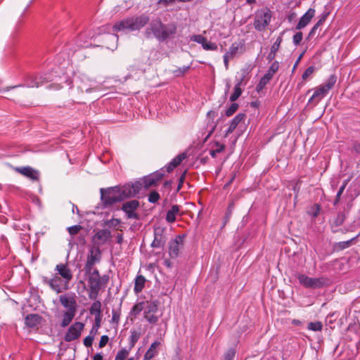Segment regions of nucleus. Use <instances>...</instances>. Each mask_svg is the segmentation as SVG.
Wrapping results in <instances>:
<instances>
[{"instance_id":"obj_37","label":"nucleus","mask_w":360,"mask_h":360,"mask_svg":"<svg viewBox=\"0 0 360 360\" xmlns=\"http://www.w3.org/2000/svg\"><path fill=\"white\" fill-rule=\"evenodd\" d=\"M186 153H182L179 155H178L176 157H175L172 160V162L176 167L179 166L181 162L186 158Z\"/></svg>"},{"instance_id":"obj_39","label":"nucleus","mask_w":360,"mask_h":360,"mask_svg":"<svg viewBox=\"0 0 360 360\" xmlns=\"http://www.w3.org/2000/svg\"><path fill=\"white\" fill-rule=\"evenodd\" d=\"M143 302H139L135 304L131 310V314L134 316L138 315L143 309Z\"/></svg>"},{"instance_id":"obj_2","label":"nucleus","mask_w":360,"mask_h":360,"mask_svg":"<svg viewBox=\"0 0 360 360\" xmlns=\"http://www.w3.org/2000/svg\"><path fill=\"white\" fill-rule=\"evenodd\" d=\"M175 23L163 24L160 18L153 20L144 32V36L147 39L154 37L160 41H165L176 32Z\"/></svg>"},{"instance_id":"obj_54","label":"nucleus","mask_w":360,"mask_h":360,"mask_svg":"<svg viewBox=\"0 0 360 360\" xmlns=\"http://www.w3.org/2000/svg\"><path fill=\"white\" fill-rule=\"evenodd\" d=\"M248 72L246 71V70L243 69L241 70V77L240 79H238L237 84H240V86H242V85H245V82H244V81L245 80V78L248 75Z\"/></svg>"},{"instance_id":"obj_24","label":"nucleus","mask_w":360,"mask_h":360,"mask_svg":"<svg viewBox=\"0 0 360 360\" xmlns=\"http://www.w3.org/2000/svg\"><path fill=\"white\" fill-rule=\"evenodd\" d=\"M146 278L142 275H139L135 278L134 288L135 293L138 294L142 291L145 286Z\"/></svg>"},{"instance_id":"obj_64","label":"nucleus","mask_w":360,"mask_h":360,"mask_svg":"<svg viewBox=\"0 0 360 360\" xmlns=\"http://www.w3.org/2000/svg\"><path fill=\"white\" fill-rule=\"evenodd\" d=\"M353 149L356 153H360V142H355L353 144Z\"/></svg>"},{"instance_id":"obj_4","label":"nucleus","mask_w":360,"mask_h":360,"mask_svg":"<svg viewBox=\"0 0 360 360\" xmlns=\"http://www.w3.org/2000/svg\"><path fill=\"white\" fill-rule=\"evenodd\" d=\"M108 275L101 276L98 271H94L91 275L87 276L88 286L89 288V298L95 300L98 295L99 291L106 287L109 282Z\"/></svg>"},{"instance_id":"obj_36","label":"nucleus","mask_w":360,"mask_h":360,"mask_svg":"<svg viewBox=\"0 0 360 360\" xmlns=\"http://www.w3.org/2000/svg\"><path fill=\"white\" fill-rule=\"evenodd\" d=\"M235 355L236 350L233 348H230L224 353L221 360H233Z\"/></svg>"},{"instance_id":"obj_40","label":"nucleus","mask_w":360,"mask_h":360,"mask_svg":"<svg viewBox=\"0 0 360 360\" xmlns=\"http://www.w3.org/2000/svg\"><path fill=\"white\" fill-rule=\"evenodd\" d=\"M238 104L236 103H232L229 108L226 110V115L227 117H230L231 115H233L236 112V110L238 109Z\"/></svg>"},{"instance_id":"obj_23","label":"nucleus","mask_w":360,"mask_h":360,"mask_svg":"<svg viewBox=\"0 0 360 360\" xmlns=\"http://www.w3.org/2000/svg\"><path fill=\"white\" fill-rule=\"evenodd\" d=\"M77 311H65L63 314V320L60 323V326L65 328L68 326L74 319Z\"/></svg>"},{"instance_id":"obj_56","label":"nucleus","mask_w":360,"mask_h":360,"mask_svg":"<svg viewBox=\"0 0 360 360\" xmlns=\"http://www.w3.org/2000/svg\"><path fill=\"white\" fill-rule=\"evenodd\" d=\"M233 209V204H230L229 205L228 208H227V211H226V213L224 224L229 219V218H230V217H231V215L232 214Z\"/></svg>"},{"instance_id":"obj_11","label":"nucleus","mask_w":360,"mask_h":360,"mask_svg":"<svg viewBox=\"0 0 360 360\" xmlns=\"http://www.w3.org/2000/svg\"><path fill=\"white\" fill-rule=\"evenodd\" d=\"M55 271L56 275L65 280V283H69L73 278L72 272L67 264H58L56 266Z\"/></svg>"},{"instance_id":"obj_26","label":"nucleus","mask_w":360,"mask_h":360,"mask_svg":"<svg viewBox=\"0 0 360 360\" xmlns=\"http://www.w3.org/2000/svg\"><path fill=\"white\" fill-rule=\"evenodd\" d=\"M139 206V202L136 200H132L123 203L122 206V210L124 212L127 211H135Z\"/></svg>"},{"instance_id":"obj_25","label":"nucleus","mask_w":360,"mask_h":360,"mask_svg":"<svg viewBox=\"0 0 360 360\" xmlns=\"http://www.w3.org/2000/svg\"><path fill=\"white\" fill-rule=\"evenodd\" d=\"M44 83L43 78L41 77H30L27 79L26 86L32 88V87H39L42 85Z\"/></svg>"},{"instance_id":"obj_38","label":"nucleus","mask_w":360,"mask_h":360,"mask_svg":"<svg viewBox=\"0 0 360 360\" xmlns=\"http://www.w3.org/2000/svg\"><path fill=\"white\" fill-rule=\"evenodd\" d=\"M283 34V32L281 34V35L276 39V41L274 43V44L271 47V51L273 52L276 53L278 50L280 48L281 44L283 41L282 35Z\"/></svg>"},{"instance_id":"obj_58","label":"nucleus","mask_w":360,"mask_h":360,"mask_svg":"<svg viewBox=\"0 0 360 360\" xmlns=\"http://www.w3.org/2000/svg\"><path fill=\"white\" fill-rule=\"evenodd\" d=\"M120 319V314L115 310H112V322L118 323Z\"/></svg>"},{"instance_id":"obj_14","label":"nucleus","mask_w":360,"mask_h":360,"mask_svg":"<svg viewBox=\"0 0 360 360\" xmlns=\"http://www.w3.org/2000/svg\"><path fill=\"white\" fill-rule=\"evenodd\" d=\"M60 304L67 309L66 311H77V302L74 296L60 295L59 297Z\"/></svg>"},{"instance_id":"obj_55","label":"nucleus","mask_w":360,"mask_h":360,"mask_svg":"<svg viewBox=\"0 0 360 360\" xmlns=\"http://www.w3.org/2000/svg\"><path fill=\"white\" fill-rule=\"evenodd\" d=\"M186 171H185L180 176L179 179V184H178V186H177V188H176V192H179L181 187H182V185L184 182V180H185V177H186Z\"/></svg>"},{"instance_id":"obj_50","label":"nucleus","mask_w":360,"mask_h":360,"mask_svg":"<svg viewBox=\"0 0 360 360\" xmlns=\"http://www.w3.org/2000/svg\"><path fill=\"white\" fill-rule=\"evenodd\" d=\"M268 83L269 82L266 79L262 77L256 86V90L258 92L262 91Z\"/></svg>"},{"instance_id":"obj_33","label":"nucleus","mask_w":360,"mask_h":360,"mask_svg":"<svg viewBox=\"0 0 360 360\" xmlns=\"http://www.w3.org/2000/svg\"><path fill=\"white\" fill-rule=\"evenodd\" d=\"M215 145L217 146V148L214 150H211L210 151V155L212 158H215L217 155V153L224 151V150L225 149V147H226L224 144H221L219 142H216Z\"/></svg>"},{"instance_id":"obj_34","label":"nucleus","mask_w":360,"mask_h":360,"mask_svg":"<svg viewBox=\"0 0 360 360\" xmlns=\"http://www.w3.org/2000/svg\"><path fill=\"white\" fill-rule=\"evenodd\" d=\"M94 264H95L86 260V262L84 268L86 276L91 275V274H92V272L94 271H98L97 269L94 268Z\"/></svg>"},{"instance_id":"obj_28","label":"nucleus","mask_w":360,"mask_h":360,"mask_svg":"<svg viewBox=\"0 0 360 360\" xmlns=\"http://www.w3.org/2000/svg\"><path fill=\"white\" fill-rule=\"evenodd\" d=\"M90 314L95 316L102 315L101 302L98 300L94 302L89 309Z\"/></svg>"},{"instance_id":"obj_30","label":"nucleus","mask_w":360,"mask_h":360,"mask_svg":"<svg viewBox=\"0 0 360 360\" xmlns=\"http://www.w3.org/2000/svg\"><path fill=\"white\" fill-rule=\"evenodd\" d=\"M242 94V89L240 84H236L234 87V92L230 96V101L234 102L236 101Z\"/></svg>"},{"instance_id":"obj_3","label":"nucleus","mask_w":360,"mask_h":360,"mask_svg":"<svg viewBox=\"0 0 360 360\" xmlns=\"http://www.w3.org/2000/svg\"><path fill=\"white\" fill-rule=\"evenodd\" d=\"M150 21L149 16L142 14L139 16L131 17L116 22L112 29L119 32L123 30L136 31L143 27Z\"/></svg>"},{"instance_id":"obj_31","label":"nucleus","mask_w":360,"mask_h":360,"mask_svg":"<svg viewBox=\"0 0 360 360\" xmlns=\"http://www.w3.org/2000/svg\"><path fill=\"white\" fill-rule=\"evenodd\" d=\"M201 45L203 49L206 51H216L217 49V44L208 41L206 37L205 38V42H202Z\"/></svg>"},{"instance_id":"obj_63","label":"nucleus","mask_w":360,"mask_h":360,"mask_svg":"<svg viewBox=\"0 0 360 360\" xmlns=\"http://www.w3.org/2000/svg\"><path fill=\"white\" fill-rule=\"evenodd\" d=\"M319 212H320V207L319 205H314V210L313 212H311V215L315 217H317L319 214Z\"/></svg>"},{"instance_id":"obj_18","label":"nucleus","mask_w":360,"mask_h":360,"mask_svg":"<svg viewBox=\"0 0 360 360\" xmlns=\"http://www.w3.org/2000/svg\"><path fill=\"white\" fill-rule=\"evenodd\" d=\"M246 115L244 113L238 114L231 122L228 129L226 131L225 136L226 137L229 134H231L238 125L243 121H244Z\"/></svg>"},{"instance_id":"obj_27","label":"nucleus","mask_w":360,"mask_h":360,"mask_svg":"<svg viewBox=\"0 0 360 360\" xmlns=\"http://www.w3.org/2000/svg\"><path fill=\"white\" fill-rule=\"evenodd\" d=\"M337 81V77L335 75H331L326 82L321 85L328 93L333 88Z\"/></svg>"},{"instance_id":"obj_6","label":"nucleus","mask_w":360,"mask_h":360,"mask_svg":"<svg viewBox=\"0 0 360 360\" xmlns=\"http://www.w3.org/2000/svg\"><path fill=\"white\" fill-rule=\"evenodd\" d=\"M41 279L44 284L49 285L56 293H60L70 288L69 283H65L64 279L56 274L50 278L42 276Z\"/></svg>"},{"instance_id":"obj_47","label":"nucleus","mask_w":360,"mask_h":360,"mask_svg":"<svg viewBox=\"0 0 360 360\" xmlns=\"http://www.w3.org/2000/svg\"><path fill=\"white\" fill-rule=\"evenodd\" d=\"M81 229L82 226L80 225H75L68 228L69 233L72 236L77 234Z\"/></svg>"},{"instance_id":"obj_42","label":"nucleus","mask_w":360,"mask_h":360,"mask_svg":"<svg viewBox=\"0 0 360 360\" xmlns=\"http://www.w3.org/2000/svg\"><path fill=\"white\" fill-rule=\"evenodd\" d=\"M159 199H160V195L157 191H153L150 193L149 196H148V201L150 202L155 203L158 201Z\"/></svg>"},{"instance_id":"obj_44","label":"nucleus","mask_w":360,"mask_h":360,"mask_svg":"<svg viewBox=\"0 0 360 360\" xmlns=\"http://www.w3.org/2000/svg\"><path fill=\"white\" fill-rule=\"evenodd\" d=\"M144 318L150 323H155L158 321V317L154 314H144Z\"/></svg>"},{"instance_id":"obj_41","label":"nucleus","mask_w":360,"mask_h":360,"mask_svg":"<svg viewBox=\"0 0 360 360\" xmlns=\"http://www.w3.org/2000/svg\"><path fill=\"white\" fill-rule=\"evenodd\" d=\"M128 354H129L128 350H127L126 349H122L121 350H120L117 352L115 360H124L127 358V356H128Z\"/></svg>"},{"instance_id":"obj_10","label":"nucleus","mask_w":360,"mask_h":360,"mask_svg":"<svg viewBox=\"0 0 360 360\" xmlns=\"http://www.w3.org/2000/svg\"><path fill=\"white\" fill-rule=\"evenodd\" d=\"M111 238V233L108 229L99 230L93 236L94 246L98 247L104 245Z\"/></svg>"},{"instance_id":"obj_57","label":"nucleus","mask_w":360,"mask_h":360,"mask_svg":"<svg viewBox=\"0 0 360 360\" xmlns=\"http://www.w3.org/2000/svg\"><path fill=\"white\" fill-rule=\"evenodd\" d=\"M109 340V338L107 335H103L101 338L100 342H99V347L102 348L105 347L108 342Z\"/></svg>"},{"instance_id":"obj_53","label":"nucleus","mask_w":360,"mask_h":360,"mask_svg":"<svg viewBox=\"0 0 360 360\" xmlns=\"http://www.w3.org/2000/svg\"><path fill=\"white\" fill-rule=\"evenodd\" d=\"M94 340V335H88L87 337H86L84 339V345L86 347H91L92 345Z\"/></svg>"},{"instance_id":"obj_43","label":"nucleus","mask_w":360,"mask_h":360,"mask_svg":"<svg viewBox=\"0 0 360 360\" xmlns=\"http://www.w3.org/2000/svg\"><path fill=\"white\" fill-rule=\"evenodd\" d=\"M158 310V305L153 302V303H150L147 309H146V310L144 311V314H154Z\"/></svg>"},{"instance_id":"obj_35","label":"nucleus","mask_w":360,"mask_h":360,"mask_svg":"<svg viewBox=\"0 0 360 360\" xmlns=\"http://www.w3.org/2000/svg\"><path fill=\"white\" fill-rule=\"evenodd\" d=\"M345 220V215L342 212H339L333 220V225L339 226L342 225Z\"/></svg>"},{"instance_id":"obj_49","label":"nucleus","mask_w":360,"mask_h":360,"mask_svg":"<svg viewBox=\"0 0 360 360\" xmlns=\"http://www.w3.org/2000/svg\"><path fill=\"white\" fill-rule=\"evenodd\" d=\"M238 46L236 44H233L226 54L230 55L231 57H233L238 52Z\"/></svg>"},{"instance_id":"obj_13","label":"nucleus","mask_w":360,"mask_h":360,"mask_svg":"<svg viewBox=\"0 0 360 360\" xmlns=\"http://www.w3.org/2000/svg\"><path fill=\"white\" fill-rule=\"evenodd\" d=\"M164 229L160 227L154 229V240L151 244L153 248H162L166 243V238L163 235Z\"/></svg>"},{"instance_id":"obj_7","label":"nucleus","mask_w":360,"mask_h":360,"mask_svg":"<svg viewBox=\"0 0 360 360\" xmlns=\"http://www.w3.org/2000/svg\"><path fill=\"white\" fill-rule=\"evenodd\" d=\"M165 169L162 168L160 170L156 171L154 173L150 174L148 176H144L139 182L141 184V188L143 186L145 188H149L150 187L155 186L165 176Z\"/></svg>"},{"instance_id":"obj_32","label":"nucleus","mask_w":360,"mask_h":360,"mask_svg":"<svg viewBox=\"0 0 360 360\" xmlns=\"http://www.w3.org/2000/svg\"><path fill=\"white\" fill-rule=\"evenodd\" d=\"M323 328V324L321 321L310 322L308 323L307 328L313 331H321Z\"/></svg>"},{"instance_id":"obj_46","label":"nucleus","mask_w":360,"mask_h":360,"mask_svg":"<svg viewBox=\"0 0 360 360\" xmlns=\"http://www.w3.org/2000/svg\"><path fill=\"white\" fill-rule=\"evenodd\" d=\"M139 338V335L135 332H131V334L130 335V349L134 346L136 342L138 341Z\"/></svg>"},{"instance_id":"obj_12","label":"nucleus","mask_w":360,"mask_h":360,"mask_svg":"<svg viewBox=\"0 0 360 360\" xmlns=\"http://www.w3.org/2000/svg\"><path fill=\"white\" fill-rule=\"evenodd\" d=\"M184 236H178L174 240L170 241L169 254L171 258H176L179 255V248L183 245Z\"/></svg>"},{"instance_id":"obj_20","label":"nucleus","mask_w":360,"mask_h":360,"mask_svg":"<svg viewBox=\"0 0 360 360\" xmlns=\"http://www.w3.org/2000/svg\"><path fill=\"white\" fill-rule=\"evenodd\" d=\"M101 258L100 248L94 246L90 250V254L87 257V261L96 264L99 262Z\"/></svg>"},{"instance_id":"obj_8","label":"nucleus","mask_w":360,"mask_h":360,"mask_svg":"<svg viewBox=\"0 0 360 360\" xmlns=\"http://www.w3.org/2000/svg\"><path fill=\"white\" fill-rule=\"evenodd\" d=\"M84 324L82 322L74 323L69 328L64 336L65 342H72L78 339L82 331L84 330Z\"/></svg>"},{"instance_id":"obj_1","label":"nucleus","mask_w":360,"mask_h":360,"mask_svg":"<svg viewBox=\"0 0 360 360\" xmlns=\"http://www.w3.org/2000/svg\"><path fill=\"white\" fill-rule=\"evenodd\" d=\"M141 189V184H126L124 186L101 188V199L105 207L111 206L126 198H129L138 194Z\"/></svg>"},{"instance_id":"obj_60","label":"nucleus","mask_w":360,"mask_h":360,"mask_svg":"<svg viewBox=\"0 0 360 360\" xmlns=\"http://www.w3.org/2000/svg\"><path fill=\"white\" fill-rule=\"evenodd\" d=\"M101 317L102 315L95 316V323L94 326V328H96V331H97L98 328L101 326Z\"/></svg>"},{"instance_id":"obj_16","label":"nucleus","mask_w":360,"mask_h":360,"mask_svg":"<svg viewBox=\"0 0 360 360\" xmlns=\"http://www.w3.org/2000/svg\"><path fill=\"white\" fill-rule=\"evenodd\" d=\"M315 15V10L314 8H309L300 19L299 22L296 26V30H301L305 27L314 18Z\"/></svg>"},{"instance_id":"obj_5","label":"nucleus","mask_w":360,"mask_h":360,"mask_svg":"<svg viewBox=\"0 0 360 360\" xmlns=\"http://www.w3.org/2000/svg\"><path fill=\"white\" fill-rule=\"evenodd\" d=\"M295 277L298 279L300 284L306 288H321L328 283V280L324 277L311 278L300 273L296 274Z\"/></svg>"},{"instance_id":"obj_19","label":"nucleus","mask_w":360,"mask_h":360,"mask_svg":"<svg viewBox=\"0 0 360 360\" xmlns=\"http://www.w3.org/2000/svg\"><path fill=\"white\" fill-rule=\"evenodd\" d=\"M41 316L37 314H30L26 316L25 322L29 328H34L40 324Z\"/></svg>"},{"instance_id":"obj_48","label":"nucleus","mask_w":360,"mask_h":360,"mask_svg":"<svg viewBox=\"0 0 360 360\" xmlns=\"http://www.w3.org/2000/svg\"><path fill=\"white\" fill-rule=\"evenodd\" d=\"M205 37L201 34H194L191 37V40L202 44V42H205Z\"/></svg>"},{"instance_id":"obj_21","label":"nucleus","mask_w":360,"mask_h":360,"mask_svg":"<svg viewBox=\"0 0 360 360\" xmlns=\"http://www.w3.org/2000/svg\"><path fill=\"white\" fill-rule=\"evenodd\" d=\"M160 345L159 341L153 342L144 355V360H150L158 354V347Z\"/></svg>"},{"instance_id":"obj_61","label":"nucleus","mask_w":360,"mask_h":360,"mask_svg":"<svg viewBox=\"0 0 360 360\" xmlns=\"http://www.w3.org/2000/svg\"><path fill=\"white\" fill-rule=\"evenodd\" d=\"M128 219H139V214L134 211H127L124 212Z\"/></svg>"},{"instance_id":"obj_52","label":"nucleus","mask_w":360,"mask_h":360,"mask_svg":"<svg viewBox=\"0 0 360 360\" xmlns=\"http://www.w3.org/2000/svg\"><path fill=\"white\" fill-rule=\"evenodd\" d=\"M314 71V68L313 66H310L306 69V70L302 74V79H307Z\"/></svg>"},{"instance_id":"obj_22","label":"nucleus","mask_w":360,"mask_h":360,"mask_svg":"<svg viewBox=\"0 0 360 360\" xmlns=\"http://www.w3.org/2000/svg\"><path fill=\"white\" fill-rule=\"evenodd\" d=\"M179 211L180 209L179 205H172V208L169 210L167 212L165 218L166 221L168 223H174L176 221V216L179 214Z\"/></svg>"},{"instance_id":"obj_17","label":"nucleus","mask_w":360,"mask_h":360,"mask_svg":"<svg viewBox=\"0 0 360 360\" xmlns=\"http://www.w3.org/2000/svg\"><path fill=\"white\" fill-rule=\"evenodd\" d=\"M15 171L32 180H38L39 172L31 167H16Z\"/></svg>"},{"instance_id":"obj_9","label":"nucleus","mask_w":360,"mask_h":360,"mask_svg":"<svg viewBox=\"0 0 360 360\" xmlns=\"http://www.w3.org/2000/svg\"><path fill=\"white\" fill-rule=\"evenodd\" d=\"M271 15L269 12H261L256 15L254 27L258 31H263L271 21Z\"/></svg>"},{"instance_id":"obj_62","label":"nucleus","mask_w":360,"mask_h":360,"mask_svg":"<svg viewBox=\"0 0 360 360\" xmlns=\"http://www.w3.org/2000/svg\"><path fill=\"white\" fill-rule=\"evenodd\" d=\"M328 15V13H327L322 14L318 22L316 23V25H319V26L320 27L326 21Z\"/></svg>"},{"instance_id":"obj_29","label":"nucleus","mask_w":360,"mask_h":360,"mask_svg":"<svg viewBox=\"0 0 360 360\" xmlns=\"http://www.w3.org/2000/svg\"><path fill=\"white\" fill-rule=\"evenodd\" d=\"M354 239H355V238H353L347 241H342V242L337 243L335 245V248L337 250H343L350 247Z\"/></svg>"},{"instance_id":"obj_51","label":"nucleus","mask_w":360,"mask_h":360,"mask_svg":"<svg viewBox=\"0 0 360 360\" xmlns=\"http://www.w3.org/2000/svg\"><path fill=\"white\" fill-rule=\"evenodd\" d=\"M302 40V33L301 32H297L293 36V43L295 45H296V46L299 45Z\"/></svg>"},{"instance_id":"obj_45","label":"nucleus","mask_w":360,"mask_h":360,"mask_svg":"<svg viewBox=\"0 0 360 360\" xmlns=\"http://www.w3.org/2000/svg\"><path fill=\"white\" fill-rule=\"evenodd\" d=\"M279 68V63L278 61H274L271 65L269 67L267 72L270 73L271 75L274 76V75L278 71Z\"/></svg>"},{"instance_id":"obj_59","label":"nucleus","mask_w":360,"mask_h":360,"mask_svg":"<svg viewBox=\"0 0 360 360\" xmlns=\"http://www.w3.org/2000/svg\"><path fill=\"white\" fill-rule=\"evenodd\" d=\"M188 69H189V66H184L183 68H179L178 70L174 71V72L176 73V75L177 76H179V75H182L184 73H186Z\"/></svg>"},{"instance_id":"obj_15","label":"nucleus","mask_w":360,"mask_h":360,"mask_svg":"<svg viewBox=\"0 0 360 360\" xmlns=\"http://www.w3.org/2000/svg\"><path fill=\"white\" fill-rule=\"evenodd\" d=\"M328 93L321 86L317 87L308 101V105L311 106L316 105Z\"/></svg>"}]
</instances>
